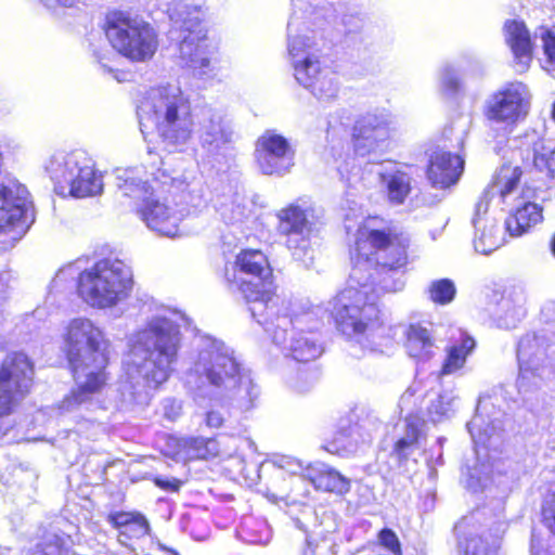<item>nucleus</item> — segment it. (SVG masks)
I'll return each instance as SVG.
<instances>
[{"label": "nucleus", "mask_w": 555, "mask_h": 555, "mask_svg": "<svg viewBox=\"0 0 555 555\" xmlns=\"http://www.w3.org/2000/svg\"><path fill=\"white\" fill-rule=\"evenodd\" d=\"M375 221L369 219L358 228L351 251L353 266L349 285L331 301V312L338 330L347 336L357 337L363 347L371 350H377L385 345L383 340H387L371 280L377 275L385 292L402 289L403 281L393 279L389 273L405 266L409 245L408 237L403 235L392 236L375 229Z\"/></svg>", "instance_id": "nucleus-1"}, {"label": "nucleus", "mask_w": 555, "mask_h": 555, "mask_svg": "<svg viewBox=\"0 0 555 555\" xmlns=\"http://www.w3.org/2000/svg\"><path fill=\"white\" fill-rule=\"evenodd\" d=\"M182 320L178 311L162 308L130 336L125 360L127 380L121 386L125 402L146 404L150 391L170 377L181 348Z\"/></svg>", "instance_id": "nucleus-2"}, {"label": "nucleus", "mask_w": 555, "mask_h": 555, "mask_svg": "<svg viewBox=\"0 0 555 555\" xmlns=\"http://www.w3.org/2000/svg\"><path fill=\"white\" fill-rule=\"evenodd\" d=\"M185 379L196 396H221L243 412L253 409L258 397L234 350L211 336L198 338Z\"/></svg>", "instance_id": "nucleus-3"}, {"label": "nucleus", "mask_w": 555, "mask_h": 555, "mask_svg": "<svg viewBox=\"0 0 555 555\" xmlns=\"http://www.w3.org/2000/svg\"><path fill=\"white\" fill-rule=\"evenodd\" d=\"M63 344L76 387L61 402L60 410L72 412L91 403L105 386L111 341L91 319L75 318L65 326Z\"/></svg>", "instance_id": "nucleus-4"}, {"label": "nucleus", "mask_w": 555, "mask_h": 555, "mask_svg": "<svg viewBox=\"0 0 555 555\" xmlns=\"http://www.w3.org/2000/svg\"><path fill=\"white\" fill-rule=\"evenodd\" d=\"M141 131L164 139H186L193 131L191 103L178 85L147 90L138 107Z\"/></svg>", "instance_id": "nucleus-5"}, {"label": "nucleus", "mask_w": 555, "mask_h": 555, "mask_svg": "<svg viewBox=\"0 0 555 555\" xmlns=\"http://www.w3.org/2000/svg\"><path fill=\"white\" fill-rule=\"evenodd\" d=\"M225 279L231 288L242 294L258 323H262L266 314H276L278 308L285 305L275 293L269 260L259 249L240 251L232 270L227 269Z\"/></svg>", "instance_id": "nucleus-6"}, {"label": "nucleus", "mask_w": 555, "mask_h": 555, "mask_svg": "<svg viewBox=\"0 0 555 555\" xmlns=\"http://www.w3.org/2000/svg\"><path fill=\"white\" fill-rule=\"evenodd\" d=\"M133 286L132 270L121 259L103 258L81 271L77 294L93 309H109L128 299Z\"/></svg>", "instance_id": "nucleus-7"}, {"label": "nucleus", "mask_w": 555, "mask_h": 555, "mask_svg": "<svg viewBox=\"0 0 555 555\" xmlns=\"http://www.w3.org/2000/svg\"><path fill=\"white\" fill-rule=\"evenodd\" d=\"M46 171L59 194L85 198L103 191V177L85 151L55 152L48 159Z\"/></svg>", "instance_id": "nucleus-8"}, {"label": "nucleus", "mask_w": 555, "mask_h": 555, "mask_svg": "<svg viewBox=\"0 0 555 555\" xmlns=\"http://www.w3.org/2000/svg\"><path fill=\"white\" fill-rule=\"evenodd\" d=\"M173 25L186 33L180 46V59L183 64L193 69L196 76L203 77L215 69L214 54L216 46L207 38L206 29L202 24L203 11L199 7L180 2L169 10Z\"/></svg>", "instance_id": "nucleus-9"}, {"label": "nucleus", "mask_w": 555, "mask_h": 555, "mask_svg": "<svg viewBox=\"0 0 555 555\" xmlns=\"http://www.w3.org/2000/svg\"><path fill=\"white\" fill-rule=\"evenodd\" d=\"M521 175L522 171L518 166H501L492 184L476 204L473 217V244L477 253L489 255L503 245L504 232L498 218L489 212V197L498 195L502 202H506Z\"/></svg>", "instance_id": "nucleus-10"}, {"label": "nucleus", "mask_w": 555, "mask_h": 555, "mask_svg": "<svg viewBox=\"0 0 555 555\" xmlns=\"http://www.w3.org/2000/svg\"><path fill=\"white\" fill-rule=\"evenodd\" d=\"M105 34L118 53L135 62L152 59L158 47L154 28L127 12H113L107 15Z\"/></svg>", "instance_id": "nucleus-11"}, {"label": "nucleus", "mask_w": 555, "mask_h": 555, "mask_svg": "<svg viewBox=\"0 0 555 555\" xmlns=\"http://www.w3.org/2000/svg\"><path fill=\"white\" fill-rule=\"evenodd\" d=\"M288 56L295 79L314 98L325 102L337 98L340 77L322 62L319 51L299 52L298 47L293 46L292 55Z\"/></svg>", "instance_id": "nucleus-12"}, {"label": "nucleus", "mask_w": 555, "mask_h": 555, "mask_svg": "<svg viewBox=\"0 0 555 555\" xmlns=\"http://www.w3.org/2000/svg\"><path fill=\"white\" fill-rule=\"evenodd\" d=\"M328 9L324 0H292V13L288 30V55L292 47H298L299 52L319 51L320 30L327 23Z\"/></svg>", "instance_id": "nucleus-13"}, {"label": "nucleus", "mask_w": 555, "mask_h": 555, "mask_svg": "<svg viewBox=\"0 0 555 555\" xmlns=\"http://www.w3.org/2000/svg\"><path fill=\"white\" fill-rule=\"evenodd\" d=\"M551 339L544 334L524 335L517 348L518 378L516 382L520 393H530L539 389L551 375Z\"/></svg>", "instance_id": "nucleus-14"}, {"label": "nucleus", "mask_w": 555, "mask_h": 555, "mask_svg": "<svg viewBox=\"0 0 555 555\" xmlns=\"http://www.w3.org/2000/svg\"><path fill=\"white\" fill-rule=\"evenodd\" d=\"M166 143L167 141H150L146 147L149 162L153 168H156V171L147 172L143 166L117 168L115 170L117 193L121 197L133 201L135 209L141 203L155 194L153 183L165 177L160 166L164 164L162 153Z\"/></svg>", "instance_id": "nucleus-15"}, {"label": "nucleus", "mask_w": 555, "mask_h": 555, "mask_svg": "<svg viewBox=\"0 0 555 555\" xmlns=\"http://www.w3.org/2000/svg\"><path fill=\"white\" fill-rule=\"evenodd\" d=\"M34 365L22 352L9 353L0 364V417L10 415L29 392Z\"/></svg>", "instance_id": "nucleus-16"}, {"label": "nucleus", "mask_w": 555, "mask_h": 555, "mask_svg": "<svg viewBox=\"0 0 555 555\" xmlns=\"http://www.w3.org/2000/svg\"><path fill=\"white\" fill-rule=\"evenodd\" d=\"M279 232L286 237V246L293 257L306 266L312 260L310 235L312 233L313 211L307 205L291 204L278 214Z\"/></svg>", "instance_id": "nucleus-17"}, {"label": "nucleus", "mask_w": 555, "mask_h": 555, "mask_svg": "<svg viewBox=\"0 0 555 555\" xmlns=\"http://www.w3.org/2000/svg\"><path fill=\"white\" fill-rule=\"evenodd\" d=\"M286 310V304L280 306L276 314L272 317L266 314L262 317V323L259 324L264 327L266 332L272 335L274 344L284 346V348L289 351L294 360L298 362L315 360L323 352V348L317 340L314 334L305 332L293 333L289 344L287 345L288 326L293 325L294 321L286 313H281Z\"/></svg>", "instance_id": "nucleus-18"}, {"label": "nucleus", "mask_w": 555, "mask_h": 555, "mask_svg": "<svg viewBox=\"0 0 555 555\" xmlns=\"http://www.w3.org/2000/svg\"><path fill=\"white\" fill-rule=\"evenodd\" d=\"M137 214L151 231L173 238L181 235V223L190 215V209L173 199L154 194L138 206Z\"/></svg>", "instance_id": "nucleus-19"}, {"label": "nucleus", "mask_w": 555, "mask_h": 555, "mask_svg": "<svg viewBox=\"0 0 555 555\" xmlns=\"http://www.w3.org/2000/svg\"><path fill=\"white\" fill-rule=\"evenodd\" d=\"M529 99L526 85L512 82L493 95L487 116L491 120L514 122L527 114Z\"/></svg>", "instance_id": "nucleus-20"}, {"label": "nucleus", "mask_w": 555, "mask_h": 555, "mask_svg": "<svg viewBox=\"0 0 555 555\" xmlns=\"http://www.w3.org/2000/svg\"><path fill=\"white\" fill-rule=\"evenodd\" d=\"M520 180V178L518 179ZM517 181L512 195L505 203L515 202V210L505 220V229L511 236H520L530 228L534 227L542 220V207L532 199L535 198V189L527 185L521 193L515 196L518 189Z\"/></svg>", "instance_id": "nucleus-21"}, {"label": "nucleus", "mask_w": 555, "mask_h": 555, "mask_svg": "<svg viewBox=\"0 0 555 555\" xmlns=\"http://www.w3.org/2000/svg\"><path fill=\"white\" fill-rule=\"evenodd\" d=\"M502 413L495 410L489 399H480L476 413L467 424L476 447H495L502 431Z\"/></svg>", "instance_id": "nucleus-22"}, {"label": "nucleus", "mask_w": 555, "mask_h": 555, "mask_svg": "<svg viewBox=\"0 0 555 555\" xmlns=\"http://www.w3.org/2000/svg\"><path fill=\"white\" fill-rule=\"evenodd\" d=\"M295 150L288 141H257L255 158L264 175L284 173L294 165Z\"/></svg>", "instance_id": "nucleus-23"}, {"label": "nucleus", "mask_w": 555, "mask_h": 555, "mask_svg": "<svg viewBox=\"0 0 555 555\" xmlns=\"http://www.w3.org/2000/svg\"><path fill=\"white\" fill-rule=\"evenodd\" d=\"M463 170L462 156L446 151H435L429 157L427 177L435 188L446 189L459 181Z\"/></svg>", "instance_id": "nucleus-24"}, {"label": "nucleus", "mask_w": 555, "mask_h": 555, "mask_svg": "<svg viewBox=\"0 0 555 555\" xmlns=\"http://www.w3.org/2000/svg\"><path fill=\"white\" fill-rule=\"evenodd\" d=\"M505 40L509 46L515 61V69L525 73L532 61V43L529 31L522 22L508 21L504 26Z\"/></svg>", "instance_id": "nucleus-25"}, {"label": "nucleus", "mask_w": 555, "mask_h": 555, "mask_svg": "<svg viewBox=\"0 0 555 555\" xmlns=\"http://www.w3.org/2000/svg\"><path fill=\"white\" fill-rule=\"evenodd\" d=\"M527 293L521 285L507 287L500 301L495 314L499 325L502 327H514L526 314Z\"/></svg>", "instance_id": "nucleus-26"}, {"label": "nucleus", "mask_w": 555, "mask_h": 555, "mask_svg": "<svg viewBox=\"0 0 555 555\" xmlns=\"http://www.w3.org/2000/svg\"><path fill=\"white\" fill-rule=\"evenodd\" d=\"M372 435L364 431V426L360 424L351 425L349 421H341L337 431L325 449L333 454L341 456L352 454L361 443L370 442Z\"/></svg>", "instance_id": "nucleus-27"}, {"label": "nucleus", "mask_w": 555, "mask_h": 555, "mask_svg": "<svg viewBox=\"0 0 555 555\" xmlns=\"http://www.w3.org/2000/svg\"><path fill=\"white\" fill-rule=\"evenodd\" d=\"M307 476L319 490L346 493L350 489L349 479L323 463H317L308 467Z\"/></svg>", "instance_id": "nucleus-28"}, {"label": "nucleus", "mask_w": 555, "mask_h": 555, "mask_svg": "<svg viewBox=\"0 0 555 555\" xmlns=\"http://www.w3.org/2000/svg\"><path fill=\"white\" fill-rule=\"evenodd\" d=\"M379 176L386 186L388 199L396 205L402 204L411 192V175L401 167L392 166L383 170Z\"/></svg>", "instance_id": "nucleus-29"}, {"label": "nucleus", "mask_w": 555, "mask_h": 555, "mask_svg": "<svg viewBox=\"0 0 555 555\" xmlns=\"http://www.w3.org/2000/svg\"><path fill=\"white\" fill-rule=\"evenodd\" d=\"M405 347L410 357L426 361L434 354L435 343L426 327L411 324L406 331Z\"/></svg>", "instance_id": "nucleus-30"}, {"label": "nucleus", "mask_w": 555, "mask_h": 555, "mask_svg": "<svg viewBox=\"0 0 555 555\" xmlns=\"http://www.w3.org/2000/svg\"><path fill=\"white\" fill-rule=\"evenodd\" d=\"M178 454L185 459H211L220 453L219 443L216 439L204 437H189L177 441Z\"/></svg>", "instance_id": "nucleus-31"}, {"label": "nucleus", "mask_w": 555, "mask_h": 555, "mask_svg": "<svg viewBox=\"0 0 555 555\" xmlns=\"http://www.w3.org/2000/svg\"><path fill=\"white\" fill-rule=\"evenodd\" d=\"M475 340L472 337L464 336L460 345H453L448 348L439 376L450 375L461 370L468 354L475 349Z\"/></svg>", "instance_id": "nucleus-32"}, {"label": "nucleus", "mask_w": 555, "mask_h": 555, "mask_svg": "<svg viewBox=\"0 0 555 555\" xmlns=\"http://www.w3.org/2000/svg\"><path fill=\"white\" fill-rule=\"evenodd\" d=\"M533 150L535 168L555 176V141H537Z\"/></svg>", "instance_id": "nucleus-33"}, {"label": "nucleus", "mask_w": 555, "mask_h": 555, "mask_svg": "<svg viewBox=\"0 0 555 555\" xmlns=\"http://www.w3.org/2000/svg\"><path fill=\"white\" fill-rule=\"evenodd\" d=\"M198 132L202 135L208 137H227L229 133L227 132V128L223 125L222 116L210 109L206 108L202 111L199 120H198Z\"/></svg>", "instance_id": "nucleus-34"}, {"label": "nucleus", "mask_w": 555, "mask_h": 555, "mask_svg": "<svg viewBox=\"0 0 555 555\" xmlns=\"http://www.w3.org/2000/svg\"><path fill=\"white\" fill-rule=\"evenodd\" d=\"M422 422L418 417L410 416L403 422L404 435L398 439L395 444V451L399 456H405L418 440L421 434Z\"/></svg>", "instance_id": "nucleus-35"}, {"label": "nucleus", "mask_w": 555, "mask_h": 555, "mask_svg": "<svg viewBox=\"0 0 555 555\" xmlns=\"http://www.w3.org/2000/svg\"><path fill=\"white\" fill-rule=\"evenodd\" d=\"M390 124L388 114H367L356 121L352 139H367L370 131L382 129Z\"/></svg>", "instance_id": "nucleus-36"}, {"label": "nucleus", "mask_w": 555, "mask_h": 555, "mask_svg": "<svg viewBox=\"0 0 555 555\" xmlns=\"http://www.w3.org/2000/svg\"><path fill=\"white\" fill-rule=\"evenodd\" d=\"M455 400L456 396L453 390H444L437 399L433 400L428 406V414L433 422H439L443 417H448L454 410Z\"/></svg>", "instance_id": "nucleus-37"}, {"label": "nucleus", "mask_w": 555, "mask_h": 555, "mask_svg": "<svg viewBox=\"0 0 555 555\" xmlns=\"http://www.w3.org/2000/svg\"><path fill=\"white\" fill-rule=\"evenodd\" d=\"M68 539L57 534H48L43 541L36 545L31 555H67L69 551Z\"/></svg>", "instance_id": "nucleus-38"}, {"label": "nucleus", "mask_w": 555, "mask_h": 555, "mask_svg": "<svg viewBox=\"0 0 555 555\" xmlns=\"http://www.w3.org/2000/svg\"><path fill=\"white\" fill-rule=\"evenodd\" d=\"M439 88L440 91L447 96H453L459 92L461 88V81L456 69L452 65L447 64L440 68Z\"/></svg>", "instance_id": "nucleus-39"}, {"label": "nucleus", "mask_w": 555, "mask_h": 555, "mask_svg": "<svg viewBox=\"0 0 555 555\" xmlns=\"http://www.w3.org/2000/svg\"><path fill=\"white\" fill-rule=\"evenodd\" d=\"M459 550L462 555H495V552L478 535L460 538Z\"/></svg>", "instance_id": "nucleus-40"}, {"label": "nucleus", "mask_w": 555, "mask_h": 555, "mask_svg": "<svg viewBox=\"0 0 555 555\" xmlns=\"http://www.w3.org/2000/svg\"><path fill=\"white\" fill-rule=\"evenodd\" d=\"M455 295V286L448 279L438 280L431 283L429 287V296L434 302L446 305L453 300Z\"/></svg>", "instance_id": "nucleus-41"}, {"label": "nucleus", "mask_w": 555, "mask_h": 555, "mask_svg": "<svg viewBox=\"0 0 555 555\" xmlns=\"http://www.w3.org/2000/svg\"><path fill=\"white\" fill-rule=\"evenodd\" d=\"M468 477L466 479V487L470 489L472 491H479L482 490L485 487L483 480L488 477L489 474V467L486 465H482V468L479 469L478 467L468 468Z\"/></svg>", "instance_id": "nucleus-42"}, {"label": "nucleus", "mask_w": 555, "mask_h": 555, "mask_svg": "<svg viewBox=\"0 0 555 555\" xmlns=\"http://www.w3.org/2000/svg\"><path fill=\"white\" fill-rule=\"evenodd\" d=\"M535 38H540L543 43L544 54L550 63L555 64V34L550 29L541 27L535 33Z\"/></svg>", "instance_id": "nucleus-43"}, {"label": "nucleus", "mask_w": 555, "mask_h": 555, "mask_svg": "<svg viewBox=\"0 0 555 555\" xmlns=\"http://www.w3.org/2000/svg\"><path fill=\"white\" fill-rule=\"evenodd\" d=\"M379 544L393 555H401V544L397 534L390 529H383L378 533Z\"/></svg>", "instance_id": "nucleus-44"}, {"label": "nucleus", "mask_w": 555, "mask_h": 555, "mask_svg": "<svg viewBox=\"0 0 555 555\" xmlns=\"http://www.w3.org/2000/svg\"><path fill=\"white\" fill-rule=\"evenodd\" d=\"M140 514L134 513H116L108 516L109 521L116 527V528H131L133 521L137 519V517Z\"/></svg>", "instance_id": "nucleus-45"}, {"label": "nucleus", "mask_w": 555, "mask_h": 555, "mask_svg": "<svg viewBox=\"0 0 555 555\" xmlns=\"http://www.w3.org/2000/svg\"><path fill=\"white\" fill-rule=\"evenodd\" d=\"M150 531V526L146 518L142 515H139L137 519L133 521L131 528H127L122 533H130L132 537L140 538L147 534Z\"/></svg>", "instance_id": "nucleus-46"}, {"label": "nucleus", "mask_w": 555, "mask_h": 555, "mask_svg": "<svg viewBox=\"0 0 555 555\" xmlns=\"http://www.w3.org/2000/svg\"><path fill=\"white\" fill-rule=\"evenodd\" d=\"M275 465L280 467L281 469H284L288 472L289 474H298L302 469V465L299 461L289 457V456H282L278 459L275 462Z\"/></svg>", "instance_id": "nucleus-47"}, {"label": "nucleus", "mask_w": 555, "mask_h": 555, "mask_svg": "<svg viewBox=\"0 0 555 555\" xmlns=\"http://www.w3.org/2000/svg\"><path fill=\"white\" fill-rule=\"evenodd\" d=\"M154 482L157 487H159L163 490L176 492L180 489L181 481L177 478H163V477H156L154 479Z\"/></svg>", "instance_id": "nucleus-48"}, {"label": "nucleus", "mask_w": 555, "mask_h": 555, "mask_svg": "<svg viewBox=\"0 0 555 555\" xmlns=\"http://www.w3.org/2000/svg\"><path fill=\"white\" fill-rule=\"evenodd\" d=\"M224 418L218 411L211 410L206 413L205 423L210 428H220L223 425Z\"/></svg>", "instance_id": "nucleus-49"}, {"label": "nucleus", "mask_w": 555, "mask_h": 555, "mask_svg": "<svg viewBox=\"0 0 555 555\" xmlns=\"http://www.w3.org/2000/svg\"><path fill=\"white\" fill-rule=\"evenodd\" d=\"M530 551L531 555H548L544 548V542L542 538L539 537L535 532H532Z\"/></svg>", "instance_id": "nucleus-50"}, {"label": "nucleus", "mask_w": 555, "mask_h": 555, "mask_svg": "<svg viewBox=\"0 0 555 555\" xmlns=\"http://www.w3.org/2000/svg\"><path fill=\"white\" fill-rule=\"evenodd\" d=\"M76 5V0H56V10L60 8H73Z\"/></svg>", "instance_id": "nucleus-51"}, {"label": "nucleus", "mask_w": 555, "mask_h": 555, "mask_svg": "<svg viewBox=\"0 0 555 555\" xmlns=\"http://www.w3.org/2000/svg\"><path fill=\"white\" fill-rule=\"evenodd\" d=\"M40 2L49 10L56 11V0H40Z\"/></svg>", "instance_id": "nucleus-52"}, {"label": "nucleus", "mask_w": 555, "mask_h": 555, "mask_svg": "<svg viewBox=\"0 0 555 555\" xmlns=\"http://www.w3.org/2000/svg\"><path fill=\"white\" fill-rule=\"evenodd\" d=\"M260 139L273 140V139H284V138L282 135L278 134V133H275L272 130H268Z\"/></svg>", "instance_id": "nucleus-53"}, {"label": "nucleus", "mask_w": 555, "mask_h": 555, "mask_svg": "<svg viewBox=\"0 0 555 555\" xmlns=\"http://www.w3.org/2000/svg\"><path fill=\"white\" fill-rule=\"evenodd\" d=\"M552 518H553V522H552V524H550V528H551V530L555 533V508H554V512H553Z\"/></svg>", "instance_id": "nucleus-54"}, {"label": "nucleus", "mask_w": 555, "mask_h": 555, "mask_svg": "<svg viewBox=\"0 0 555 555\" xmlns=\"http://www.w3.org/2000/svg\"><path fill=\"white\" fill-rule=\"evenodd\" d=\"M464 521L459 524L456 527H455V530L459 532V533H463V529H464Z\"/></svg>", "instance_id": "nucleus-55"}, {"label": "nucleus", "mask_w": 555, "mask_h": 555, "mask_svg": "<svg viewBox=\"0 0 555 555\" xmlns=\"http://www.w3.org/2000/svg\"><path fill=\"white\" fill-rule=\"evenodd\" d=\"M412 396H413V393L410 391V389H408L404 392V395L402 396L401 400L403 401V400H405V399H408L409 397H412Z\"/></svg>", "instance_id": "nucleus-56"}, {"label": "nucleus", "mask_w": 555, "mask_h": 555, "mask_svg": "<svg viewBox=\"0 0 555 555\" xmlns=\"http://www.w3.org/2000/svg\"><path fill=\"white\" fill-rule=\"evenodd\" d=\"M521 7L527 5L531 0H517Z\"/></svg>", "instance_id": "nucleus-57"}, {"label": "nucleus", "mask_w": 555, "mask_h": 555, "mask_svg": "<svg viewBox=\"0 0 555 555\" xmlns=\"http://www.w3.org/2000/svg\"><path fill=\"white\" fill-rule=\"evenodd\" d=\"M551 246H552V253H553V254H554V256H555V236H554V237H553V240H552V244H551Z\"/></svg>", "instance_id": "nucleus-58"}, {"label": "nucleus", "mask_w": 555, "mask_h": 555, "mask_svg": "<svg viewBox=\"0 0 555 555\" xmlns=\"http://www.w3.org/2000/svg\"><path fill=\"white\" fill-rule=\"evenodd\" d=\"M552 118L555 121V102H554L553 108H552Z\"/></svg>", "instance_id": "nucleus-59"}, {"label": "nucleus", "mask_w": 555, "mask_h": 555, "mask_svg": "<svg viewBox=\"0 0 555 555\" xmlns=\"http://www.w3.org/2000/svg\"><path fill=\"white\" fill-rule=\"evenodd\" d=\"M512 309H513V305L509 304V313L512 312Z\"/></svg>", "instance_id": "nucleus-60"}]
</instances>
